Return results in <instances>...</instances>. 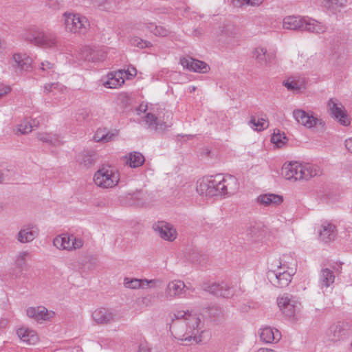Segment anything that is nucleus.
<instances>
[{
	"mask_svg": "<svg viewBox=\"0 0 352 352\" xmlns=\"http://www.w3.org/2000/svg\"><path fill=\"white\" fill-rule=\"evenodd\" d=\"M239 186L236 177L233 175H210L197 181V191L202 196L231 195L237 192Z\"/></svg>",
	"mask_w": 352,
	"mask_h": 352,
	"instance_id": "2",
	"label": "nucleus"
},
{
	"mask_svg": "<svg viewBox=\"0 0 352 352\" xmlns=\"http://www.w3.org/2000/svg\"><path fill=\"white\" fill-rule=\"evenodd\" d=\"M347 0H324V6L332 12L340 11L346 4Z\"/></svg>",
	"mask_w": 352,
	"mask_h": 352,
	"instance_id": "38",
	"label": "nucleus"
},
{
	"mask_svg": "<svg viewBox=\"0 0 352 352\" xmlns=\"http://www.w3.org/2000/svg\"><path fill=\"white\" fill-rule=\"evenodd\" d=\"M108 2V0H91V3L94 6L103 7Z\"/></svg>",
	"mask_w": 352,
	"mask_h": 352,
	"instance_id": "56",
	"label": "nucleus"
},
{
	"mask_svg": "<svg viewBox=\"0 0 352 352\" xmlns=\"http://www.w3.org/2000/svg\"><path fill=\"white\" fill-rule=\"evenodd\" d=\"M32 58L26 54L16 53L10 62L13 69L17 72L28 71L32 67Z\"/></svg>",
	"mask_w": 352,
	"mask_h": 352,
	"instance_id": "17",
	"label": "nucleus"
},
{
	"mask_svg": "<svg viewBox=\"0 0 352 352\" xmlns=\"http://www.w3.org/2000/svg\"><path fill=\"white\" fill-rule=\"evenodd\" d=\"M23 38L36 45L44 48H52L58 45V40L54 34L43 32H34L32 34L25 33Z\"/></svg>",
	"mask_w": 352,
	"mask_h": 352,
	"instance_id": "8",
	"label": "nucleus"
},
{
	"mask_svg": "<svg viewBox=\"0 0 352 352\" xmlns=\"http://www.w3.org/2000/svg\"><path fill=\"white\" fill-rule=\"evenodd\" d=\"M74 351H76V352H80L81 350H80V349L78 346H77V347L73 349V351L72 352H74Z\"/></svg>",
	"mask_w": 352,
	"mask_h": 352,
	"instance_id": "64",
	"label": "nucleus"
},
{
	"mask_svg": "<svg viewBox=\"0 0 352 352\" xmlns=\"http://www.w3.org/2000/svg\"><path fill=\"white\" fill-rule=\"evenodd\" d=\"M126 74H123V78L130 79L137 74V70L134 67L130 66L126 70H124Z\"/></svg>",
	"mask_w": 352,
	"mask_h": 352,
	"instance_id": "52",
	"label": "nucleus"
},
{
	"mask_svg": "<svg viewBox=\"0 0 352 352\" xmlns=\"http://www.w3.org/2000/svg\"><path fill=\"white\" fill-rule=\"evenodd\" d=\"M256 352H276V351H275L274 350H272V349L261 348Z\"/></svg>",
	"mask_w": 352,
	"mask_h": 352,
	"instance_id": "63",
	"label": "nucleus"
},
{
	"mask_svg": "<svg viewBox=\"0 0 352 352\" xmlns=\"http://www.w3.org/2000/svg\"><path fill=\"white\" fill-rule=\"evenodd\" d=\"M293 116L298 124L307 129H311L318 124H322V120L314 117L311 113L306 112L302 109H295L293 111Z\"/></svg>",
	"mask_w": 352,
	"mask_h": 352,
	"instance_id": "13",
	"label": "nucleus"
},
{
	"mask_svg": "<svg viewBox=\"0 0 352 352\" xmlns=\"http://www.w3.org/2000/svg\"><path fill=\"white\" fill-rule=\"evenodd\" d=\"M146 109H147V105L140 104L137 111H138V114H140V112L144 113Z\"/></svg>",
	"mask_w": 352,
	"mask_h": 352,
	"instance_id": "61",
	"label": "nucleus"
},
{
	"mask_svg": "<svg viewBox=\"0 0 352 352\" xmlns=\"http://www.w3.org/2000/svg\"><path fill=\"white\" fill-rule=\"evenodd\" d=\"M257 201L265 206H276L283 203V198L276 194H264L257 197Z\"/></svg>",
	"mask_w": 352,
	"mask_h": 352,
	"instance_id": "31",
	"label": "nucleus"
},
{
	"mask_svg": "<svg viewBox=\"0 0 352 352\" xmlns=\"http://www.w3.org/2000/svg\"><path fill=\"white\" fill-rule=\"evenodd\" d=\"M146 28L156 36L165 37L168 36L170 31L166 27L157 25L153 23H146Z\"/></svg>",
	"mask_w": 352,
	"mask_h": 352,
	"instance_id": "35",
	"label": "nucleus"
},
{
	"mask_svg": "<svg viewBox=\"0 0 352 352\" xmlns=\"http://www.w3.org/2000/svg\"><path fill=\"white\" fill-rule=\"evenodd\" d=\"M236 27L229 21L221 23L217 32L219 40L228 41L236 35Z\"/></svg>",
	"mask_w": 352,
	"mask_h": 352,
	"instance_id": "24",
	"label": "nucleus"
},
{
	"mask_svg": "<svg viewBox=\"0 0 352 352\" xmlns=\"http://www.w3.org/2000/svg\"><path fill=\"white\" fill-rule=\"evenodd\" d=\"M39 230L36 225L30 223L24 226L17 234L16 239L21 243L32 241L38 235Z\"/></svg>",
	"mask_w": 352,
	"mask_h": 352,
	"instance_id": "19",
	"label": "nucleus"
},
{
	"mask_svg": "<svg viewBox=\"0 0 352 352\" xmlns=\"http://www.w3.org/2000/svg\"><path fill=\"white\" fill-rule=\"evenodd\" d=\"M328 107L332 116L338 120L342 125L348 126L350 124V120L342 104H338L333 99H330Z\"/></svg>",
	"mask_w": 352,
	"mask_h": 352,
	"instance_id": "15",
	"label": "nucleus"
},
{
	"mask_svg": "<svg viewBox=\"0 0 352 352\" xmlns=\"http://www.w3.org/2000/svg\"><path fill=\"white\" fill-rule=\"evenodd\" d=\"M188 259L192 263H201L204 260V256L201 255L198 252L194 251L188 256Z\"/></svg>",
	"mask_w": 352,
	"mask_h": 352,
	"instance_id": "50",
	"label": "nucleus"
},
{
	"mask_svg": "<svg viewBox=\"0 0 352 352\" xmlns=\"http://www.w3.org/2000/svg\"><path fill=\"white\" fill-rule=\"evenodd\" d=\"M260 338L265 343H272L278 342L280 339L281 335L278 330L266 327L261 329Z\"/></svg>",
	"mask_w": 352,
	"mask_h": 352,
	"instance_id": "30",
	"label": "nucleus"
},
{
	"mask_svg": "<svg viewBox=\"0 0 352 352\" xmlns=\"http://www.w3.org/2000/svg\"><path fill=\"white\" fill-rule=\"evenodd\" d=\"M77 161L87 167L91 166L96 161V154L94 152L84 151L78 155Z\"/></svg>",
	"mask_w": 352,
	"mask_h": 352,
	"instance_id": "36",
	"label": "nucleus"
},
{
	"mask_svg": "<svg viewBox=\"0 0 352 352\" xmlns=\"http://www.w3.org/2000/svg\"><path fill=\"white\" fill-rule=\"evenodd\" d=\"M53 244L59 250L72 251L81 248L83 246L84 241L82 239L76 237L72 234H63L54 238Z\"/></svg>",
	"mask_w": 352,
	"mask_h": 352,
	"instance_id": "10",
	"label": "nucleus"
},
{
	"mask_svg": "<svg viewBox=\"0 0 352 352\" xmlns=\"http://www.w3.org/2000/svg\"><path fill=\"white\" fill-rule=\"evenodd\" d=\"M63 18L65 28L67 32L84 34L89 27L87 19L79 14L65 12Z\"/></svg>",
	"mask_w": 352,
	"mask_h": 352,
	"instance_id": "6",
	"label": "nucleus"
},
{
	"mask_svg": "<svg viewBox=\"0 0 352 352\" xmlns=\"http://www.w3.org/2000/svg\"><path fill=\"white\" fill-rule=\"evenodd\" d=\"M208 314L214 319H220L223 316V312L219 307H211L208 309Z\"/></svg>",
	"mask_w": 352,
	"mask_h": 352,
	"instance_id": "47",
	"label": "nucleus"
},
{
	"mask_svg": "<svg viewBox=\"0 0 352 352\" xmlns=\"http://www.w3.org/2000/svg\"><path fill=\"white\" fill-rule=\"evenodd\" d=\"M33 129V126L28 120H23L20 124L17 126L15 131V134H28Z\"/></svg>",
	"mask_w": 352,
	"mask_h": 352,
	"instance_id": "41",
	"label": "nucleus"
},
{
	"mask_svg": "<svg viewBox=\"0 0 352 352\" xmlns=\"http://www.w3.org/2000/svg\"><path fill=\"white\" fill-rule=\"evenodd\" d=\"M345 335L344 329L340 324L332 325L330 328V337L332 340L336 341Z\"/></svg>",
	"mask_w": 352,
	"mask_h": 352,
	"instance_id": "39",
	"label": "nucleus"
},
{
	"mask_svg": "<svg viewBox=\"0 0 352 352\" xmlns=\"http://www.w3.org/2000/svg\"><path fill=\"white\" fill-rule=\"evenodd\" d=\"M154 231L164 240L173 241L177 236L175 228L170 223L160 221L153 225Z\"/></svg>",
	"mask_w": 352,
	"mask_h": 352,
	"instance_id": "12",
	"label": "nucleus"
},
{
	"mask_svg": "<svg viewBox=\"0 0 352 352\" xmlns=\"http://www.w3.org/2000/svg\"><path fill=\"white\" fill-rule=\"evenodd\" d=\"M345 147L351 153H352V138L345 140Z\"/></svg>",
	"mask_w": 352,
	"mask_h": 352,
	"instance_id": "58",
	"label": "nucleus"
},
{
	"mask_svg": "<svg viewBox=\"0 0 352 352\" xmlns=\"http://www.w3.org/2000/svg\"><path fill=\"white\" fill-rule=\"evenodd\" d=\"M277 304L285 316L293 318L300 311L301 307L300 302L295 297L288 294L278 297Z\"/></svg>",
	"mask_w": 352,
	"mask_h": 352,
	"instance_id": "9",
	"label": "nucleus"
},
{
	"mask_svg": "<svg viewBox=\"0 0 352 352\" xmlns=\"http://www.w3.org/2000/svg\"><path fill=\"white\" fill-rule=\"evenodd\" d=\"M204 290L217 296L228 298L232 295V290L224 283H213L210 285H204Z\"/></svg>",
	"mask_w": 352,
	"mask_h": 352,
	"instance_id": "23",
	"label": "nucleus"
},
{
	"mask_svg": "<svg viewBox=\"0 0 352 352\" xmlns=\"http://www.w3.org/2000/svg\"><path fill=\"white\" fill-rule=\"evenodd\" d=\"M146 109H147V105L140 104L137 111H138V114H140V112L144 113Z\"/></svg>",
	"mask_w": 352,
	"mask_h": 352,
	"instance_id": "60",
	"label": "nucleus"
},
{
	"mask_svg": "<svg viewBox=\"0 0 352 352\" xmlns=\"http://www.w3.org/2000/svg\"><path fill=\"white\" fill-rule=\"evenodd\" d=\"M118 135V131L106 132L104 129H98L94 136V140L96 142L106 143L114 140Z\"/></svg>",
	"mask_w": 352,
	"mask_h": 352,
	"instance_id": "33",
	"label": "nucleus"
},
{
	"mask_svg": "<svg viewBox=\"0 0 352 352\" xmlns=\"http://www.w3.org/2000/svg\"><path fill=\"white\" fill-rule=\"evenodd\" d=\"M124 163L131 168H138L143 165L145 162L144 155L138 151L129 153L124 157Z\"/></svg>",
	"mask_w": 352,
	"mask_h": 352,
	"instance_id": "29",
	"label": "nucleus"
},
{
	"mask_svg": "<svg viewBox=\"0 0 352 352\" xmlns=\"http://www.w3.org/2000/svg\"><path fill=\"white\" fill-rule=\"evenodd\" d=\"M120 180V174L116 167L110 165H102L94 174L95 184L102 188L116 186Z\"/></svg>",
	"mask_w": 352,
	"mask_h": 352,
	"instance_id": "5",
	"label": "nucleus"
},
{
	"mask_svg": "<svg viewBox=\"0 0 352 352\" xmlns=\"http://www.w3.org/2000/svg\"><path fill=\"white\" fill-rule=\"evenodd\" d=\"M29 256V252H22L16 258V263L19 267H23L25 265L27 257Z\"/></svg>",
	"mask_w": 352,
	"mask_h": 352,
	"instance_id": "49",
	"label": "nucleus"
},
{
	"mask_svg": "<svg viewBox=\"0 0 352 352\" xmlns=\"http://www.w3.org/2000/svg\"><path fill=\"white\" fill-rule=\"evenodd\" d=\"M188 287L180 280H174L169 282L166 286V293L172 298L184 297Z\"/></svg>",
	"mask_w": 352,
	"mask_h": 352,
	"instance_id": "21",
	"label": "nucleus"
},
{
	"mask_svg": "<svg viewBox=\"0 0 352 352\" xmlns=\"http://www.w3.org/2000/svg\"><path fill=\"white\" fill-rule=\"evenodd\" d=\"M335 280V276L333 271L329 269H322L320 274L319 283L321 287H329Z\"/></svg>",
	"mask_w": 352,
	"mask_h": 352,
	"instance_id": "34",
	"label": "nucleus"
},
{
	"mask_svg": "<svg viewBox=\"0 0 352 352\" xmlns=\"http://www.w3.org/2000/svg\"><path fill=\"white\" fill-rule=\"evenodd\" d=\"M249 0H232V3L235 7H241L248 4Z\"/></svg>",
	"mask_w": 352,
	"mask_h": 352,
	"instance_id": "57",
	"label": "nucleus"
},
{
	"mask_svg": "<svg viewBox=\"0 0 352 352\" xmlns=\"http://www.w3.org/2000/svg\"><path fill=\"white\" fill-rule=\"evenodd\" d=\"M89 116V113L86 110H80L76 114V120L82 121L86 120Z\"/></svg>",
	"mask_w": 352,
	"mask_h": 352,
	"instance_id": "53",
	"label": "nucleus"
},
{
	"mask_svg": "<svg viewBox=\"0 0 352 352\" xmlns=\"http://www.w3.org/2000/svg\"><path fill=\"white\" fill-rule=\"evenodd\" d=\"M47 6L54 10H59L63 5V0H47Z\"/></svg>",
	"mask_w": 352,
	"mask_h": 352,
	"instance_id": "51",
	"label": "nucleus"
},
{
	"mask_svg": "<svg viewBox=\"0 0 352 352\" xmlns=\"http://www.w3.org/2000/svg\"><path fill=\"white\" fill-rule=\"evenodd\" d=\"M180 63L184 68L195 72L206 73L209 69V66L206 63L191 57L181 58Z\"/></svg>",
	"mask_w": 352,
	"mask_h": 352,
	"instance_id": "20",
	"label": "nucleus"
},
{
	"mask_svg": "<svg viewBox=\"0 0 352 352\" xmlns=\"http://www.w3.org/2000/svg\"><path fill=\"white\" fill-rule=\"evenodd\" d=\"M40 69L42 71L47 72L49 75H52L55 73L54 64L47 60L41 63Z\"/></svg>",
	"mask_w": 352,
	"mask_h": 352,
	"instance_id": "44",
	"label": "nucleus"
},
{
	"mask_svg": "<svg viewBox=\"0 0 352 352\" xmlns=\"http://www.w3.org/2000/svg\"><path fill=\"white\" fill-rule=\"evenodd\" d=\"M11 89L9 86L0 84V98L10 91Z\"/></svg>",
	"mask_w": 352,
	"mask_h": 352,
	"instance_id": "55",
	"label": "nucleus"
},
{
	"mask_svg": "<svg viewBox=\"0 0 352 352\" xmlns=\"http://www.w3.org/2000/svg\"><path fill=\"white\" fill-rule=\"evenodd\" d=\"M153 351V349H150L146 342H142L139 346L138 352H152Z\"/></svg>",
	"mask_w": 352,
	"mask_h": 352,
	"instance_id": "54",
	"label": "nucleus"
},
{
	"mask_svg": "<svg viewBox=\"0 0 352 352\" xmlns=\"http://www.w3.org/2000/svg\"><path fill=\"white\" fill-rule=\"evenodd\" d=\"M286 140V136L284 133H280L279 131L277 133L275 131L273 133L272 137V142L277 145V146L280 147L283 144H285Z\"/></svg>",
	"mask_w": 352,
	"mask_h": 352,
	"instance_id": "43",
	"label": "nucleus"
},
{
	"mask_svg": "<svg viewBox=\"0 0 352 352\" xmlns=\"http://www.w3.org/2000/svg\"><path fill=\"white\" fill-rule=\"evenodd\" d=\"M131 44L140 49L151 47L152 43L138 36H133L130 40Z\"/></svg>",
	"mask_w": 352,
	"mask_h": 352,
	"instance_id": "42",
	"label": "nucleus"
},
{
	"mask_svg": "<svg viewBox=\"0 0 352 352\" xmlns=\"http://www.w3.org/2000/svg\"><path fill=\"white\" fill-rule=\"evenodd\" d=\"M283 28L288 30H299L314 33H323L327 27L322 23L307 17L288 16L283 19Z\"/></svg>",
	"mask_w": 352,
	"mask_h": 352,
	"instance_id": "4",
	"label": "nucleus"
},
{
	"mask_svg": "<svg viewBox=\"0 0 352 352\" xmlns=\"http://www.w3.org/2000/svg\"><path fill=\"white\" fill-rule=\"evenodd\" d=\"M157 282V280H147V279H138V278H131L126 277L124 278L123 285L126 288L131 289H137L139 288H144V283H146L147 286L154 287L155 284Z\"/></svg>",
	"mask_w": 352,
	"mask_h": 352,
	"instance_id": "26",
	"label": "nucleus"
},
{
	"mask_svg": "<svg viewBox=\"0 0 352 352\" xmlns=\"http://www.w3.org/2000/svg\"><path fill=\"white\" fill-rule=\"evenodd\" d=\"M249 126L256 131H262L268 126L267 122L261 118L256 120L254 117H252L248 122Z\"/></svg>",
	"mask_w": 352,
	"mask_h": 352,
	"instance_id": "40",
	"label": "nucleus"
},
{
	"mask_svg": "<svg viewBox=\"0 0 352 352\" xmlns=\"http://www.w3.org/2000/svg\"><path fill=\"white\" fill-rule=\"evenodd\" d=\"M123 74H126L124 69H120L117 72L109 73L108 74V80L104 82V86L110 89H116L120 87L124 82Z\"/></svg>",
	"mask_w": 352,
	"mask_h": 352,
	"instance_id": "27",
	"label": "nucleus"
},
{
	"mask_svg": "<svg viewBox=\"0 0 352 352\" xmlns=\"http://www.w3.org/2000/svg\"><path fill=\"white\" fill-rule=\"evenodd\" d=\"M6 48V42L0 38V53H1Z\"/></svg>",
	"mask_w": 352,
	"mask_h": 352,
	"instance_id": "62",
	"label": "nucleus"
},
{
	"mask_svg": "<svg viewBox=\"0 0 352 352\" xmlns=\"http://www.w3.org/2000/svg\"><path fill=\"white\" fill-rule=\"evenodd\" d=\"M263 0H249L248 4L252 6H258L263 3Z\"/></svg>",
	"mask_w": 352,
	"mask_h": 352,
	"instance_id": "59",
	"label": "nucleus"
},
{
	"mask_svg": "<svg viewBox=\"0 0 352 352\" xmlns=\"http://www.w3.org/2000/svg\"><path fill=\"white\" fill-rule=\"evenodd\" d=\"M267 276L274 286L283 288L289 285L292 280V274L291 272L283 270L281 266L278 265L277 270H269Z\"/></svg>",
	"mask_w": 352,
	"mask_h": 352,
	"instance_id": "11",
	"label": "nucleus"
},
{
	"mask_svg": "<svg viewBox=\"0 0 352 352\" xmlns=\"http://www.w3.org/2000/svg\"><path fill=\"white\" fill-rule=\"evenodd\" d=\"M36 138L40 141L54 146L63 144L59 135L56 133L40 132L36 134Z\"/></svg>",
	"mask_w": 352,
	"mask_h": 352,
	"instance_id": "32",
	"label": "nucleus"
},
{
	"mask_svg": "<svg viewBox=\"0 0 352 352\" xmlns=\"http://www.w3.org/2000/svg\"><path fill=\"white\" fill-rule=\"evenodd\" d=\"M27 316L36 321H48L55 316V312L48 311L44 307H29L26 310Z\"/></svg>",
	"mask_w": 352,
	"mask_h": 352,
	"instance_id": "18",
	"label": "nucleus"
},
{
	"mask_svg": "<svg viewBox=\"0 0 352 352\" xmlns=\"http://www.w3.org/2000/svg\"><path fill=\"white\" fill-rule=\"evenodd\" d=\"M92 318L98 324L103 325L118 321L120 316L116 312L100 308L93 312Z\"/></svg>",
	"mask_w": 352,
	"mask_h": 352,
	"instance_id": "14",
	"label": "nucleus"
},
{
	"mask_svg": "<svg viewBox=\"0 0 352 352\" xmlns=\"http://www.w3.org/2000/svg\"><path fill=\"white\" fill-rule=\"evenodd\" d=\"M138 302L142 306L150 307L154 303V296L152 294H148L144 296H142L138 299Z\"/></svg>",
	"mask_w": 352,
	"mask_h": 352,
	"instance_id": "45",
	"label": "nucleus"
},
{
	"mask_svg": "<svg viewBox=\"0 0 352 352\" xmlns=\"http://www.w3.org/2000/svg\"><path fill=\"white\" fill-rule=\"evenodd\" d=\"M252 57L260 65L269 67L276 58V54L274 52L267 53L265 48L258 47L254 50Z\"/></svg>",
	"mask_w": 352,
	"mask_h": 352,
	"instance_id": "16",
	"label": "nucleus"
},
{
	"mask_svg": "<svg viewBox=\"0 0 352 352\" xmlns=\"http://www.w3.org/2000/svg\"><path fill=\"white\" fill-rule=\"evenodd\" d=\"M320 239L325 242L333 241L337 235V231L334 225L331 223H323L318 230Z\"/></svg>",
	"mask_w": 352,
	"mask_h": 352,
	"instance_id": "25",
	"label": "nucleus"
},
{
	"mask_svg": "<svg viewBox=\"0 0 352 352\" xmlns=\"http://www.w3.org/2000/svg\"><path fill=\"white\" fill-rule=\"evenodd\" d=\"M321 173V169L318 166L309 163L301 164L294 162L285 164L282 168V175L288 180H308Z\"/></svg>",
	"mask_w": 352,
	"mask_h": 352,
	"instance_id": "3",
	"label": "nucleus"
},
{
	"mask_svg": "<svg viewBox=\"0 0 352 352\" xmlns=\"http://www.w3.org/2000/svg\"><path fill=\"white\" fill-rule=\"evenodd\" d=\"M133 199L137 200L136 204L138 206H143L146 203L148 195L143 192H138L133 195Z\"/></svg>",
	"mask_w": 352,
	"mask_h": 352,
	"instance_id": "46",
	"label": "nucleus"
},
{
	"mask_svg": "<svg viewBox=\"0 0 352 352\" xmlns=\"http://www.w3.org/2000/svg\"><path fill=\"white\" fill-rule=\"evenodd\" d=\"M283 85L289 91H298L300 89V85L298 82L287 79L283 82Z\"/></svg>",
	"mask_w": 352,
	"mask_h": 352,
	"instance_id": "48",
	"label": "nucleus"
},
{
	"mask_svg": "<svg viewBox=\"0 0 352 352\" xmlns=\"http://www.w3.org/2000/svg\"><path fill=\"white\" fill-rule=\"evenodd\" d=\"M201 318L188 311H177L173 314L169 329L172 336L179 340L199 343L203 333Z\"/></svg>",
	"mask_w": 352,
	"mask_h": 352,
	"instance_id": "1",
	"label": "nucleus"
},
{
	"mask_svg": "<svg viewBox=\"0 0 352 352\" xmlns=\"http://www.w3.org/2000/svg\"><path fill=\"white\" fill-rule=\"evenodd\" d=\"M16 333L22 342L28 344H35L38 341V337L36 333L34 330L28 328H19L16 331Z\"/></svg>",
	"mask_w": 352,
	"mask_h": 352,
	"instance_id": "28",
	"label": "nucleus"
},
{
	"mask_svg": "<svg viewBox=\"0 0 352 352\" xmlns=\"http://www.w3.org/2000/svg\"><path fill=\"white\" fill-rule=\"evenodd\" d=\"M173 116L170 112L164 113L163 117L160 115L156 116L152 113H147L144 117V121L148 128L157 132H164L172 126Z\"/></svg>",
	"mask_w": 352,
	"mask_h": 352,
	"instance_id": "7",
	"label": "nucleus"
},
{
	"mask_svg": "<svg viewBox=\"0 0 352 352\" xmlns=\"http://www.w3.org/2000/svg\"><path fill=\"white\" fill-rule=\"evenodd\" d=\"M65 90V86L58 82L46 83L43 86V92L46 94L50 93H52L53 94H56L57 93H63Z\"/></svg>",
	"mask_w": 352,
	"mask_h": 352,
	"instance_id": "37",
	"label": "nucleus"
},
{
	"mask_svg": "<svg viewBox=\"0 0 352 352\" xmlns=\"http://www.w3.org/2000/svg\"><path fill=\"white\" fill-rule=\"evenodd\" d=\"M81 58L91 62L102 61L105 58V52L102 50L85 46L81 50Z\"/></svg>",
	"mask_w": 352,
	"mask_h": 352,
	"instance_id": "22",
	"label": "nucleus"
}]
</instances>
